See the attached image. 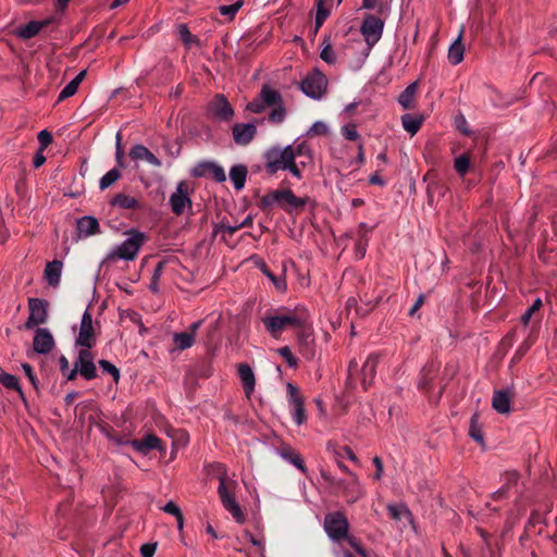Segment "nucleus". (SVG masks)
I'll return each instance as SVG.
<instances>
[{
  "label": "nucleus",
  "mask_w": 557,
  "mask_h": 557,
  "mask_svg": "<svg viewBox=\"0 0 557 557\" xmlns=\"http://www.w3.org/2000/svg\"><path fill=\"white\" fill-rule=\"evenodd\" d=\"M268 107L263 101H260V96L258 95L252 101H250L246 109L252 113H261L263 112Z\"/></svg>",
  "instance_id": "4d7b16f0"
},
{
  "label": "nucleus",
  "mask_w": 557,
  "mask_h": 557,
  "mask_svg": "<svg viewBox=\"0 0 557 557\" xmlns=\"http://www.w3.org/2000/svg\"><path fill=\"white\" fill-rule=\"evenodd\" d=\"M44 151L45 150L38 149V151L36 152L34 160H33L34 168L37 169L46 162V157L44 154Z\"/></svg>",
  "instance_id": "338daca9"
},
{
  "label": "nucleus",
  "mask_w": 557,
  "mask_h": 557,
  "mask_svg": "<svg viewBox=\"0 0 557 557\" xmlns=\"http://www.w3.org/2000/svg\"><path fill=\"white\" fill-rule=\"evenodd\" d=\"M99 367L101 368V370L103 372L109 373L112 376V379L114 380V382H119L120 370L113 363H111L108 360L102 359L99 361Z\"/></svg>",
  "instance_id": "8fccbe9b"
},
{
  "label": "nucleus",
  "mask_w": 557,
  "mask_h": 557,
  "mask_svg": "<svg viewBox=\"0 0 557 557\" xmlns=\"http://www.w3.org/2000/svg\"><path fill=\"white\" fill-rule=\"evenodd\" d=\"M260 101H263L267 107H274L282 101L281 94L274 88L264 85L259 92Z\"/></svg>",
  "instance_id": "72a5a7b5"
},
{
  "label": "nucleus",
  "mask_w": 557,
  "mask_h": 557,
  "mask_svg": "<svg viewBox=\"0 0 557 557\" xmlns=\"http://www.w3.org/2000/svg\"><path fill=\"white\" fill-rule=\"evenodd\" d=\"M37 138L40 150H45L52 143V135L47 129L40 131Z\"/></svg>",
  "instance_id": "bf43d9fd"
},
{
  "label": "nucleus",
  "mask_w": 557,
  "mask_h": 557,
  "mask_svg": "<svg viewBox=\"0 0 557 557\" xmlns=\"http://www.w3.org/2000/svg\"><path fill=\"white\" fill-rule=\"evenodd\" d=\"M177 34L185 47L190 48L194 45H199V39L189 32L186 24H180L177 26Z\"/></svg>",
  "instance_id": "a19ab883"
},
{
  "label": "nucleus",
  "mask_w": 557,
  "mask_h": 557,
  "mask_svg": "<svg viewBox=\"0 0 557 557\" xmlns=\"http://www.w3.org/2000/svg\"><path fill=\"white\" fill-rule=\"evenodd\" d=\"M96 335L92 325V317L88 309L83 313L79 332L75 339L76 347H94L96 345Z\"/></svg>",
  "instance_id": "4468645a"
},
{
  "label": "nucleus",
  "mask_w": 557,
  "mask_h": 557,
  "mask_svg": "<svg viewBox=\"0 0 557 557\" xmlns=\"http://www.w3.org/2000/svg\"><path fill=\"white\" fill-rule=\"evenodd\" d=\"M54 22L53 17H48L42 21H30L16 29V35L22 39H30L35 37L41 29Z\"/></svg>",
  "instance_id": "6ab92c4d"
},
{
  "label": "nucleus",
  "mask_w": 557,
  "mask_h": 557,
  "mask_svg": "<svg viewBox=\"0 0 557 557\" xmlns=\"http://www.w3.org/2000/svg\"><path fill=\"white\" fill-rule=\"evenodd\" d=\"M465 48L461 42V34L455 39L448 49V60L453 65L459 64L463 60Z\"/></svg>",
  "instance_id": "2f4dec72"
},
{
  "label": "nucleus",
  "mask_w": 557,
  "mask_h": 557,
  "mask_svg": "<svg viewBox=\"0 0 557 557\" xmlns=\"http://www.w3.org/2000/svg\"><path fill=\"white\" fill-rule=\"evenodd\" d=\"M0 383L9 389L16 391L18 393V395L21 396V398L23 400H25L23 389H22V387L18 383V380L15 375L5 373V372H1L0 373Z\"/></svg>",
  "instance_id": "ea45409f"
},
{
  "label": "nucleus",
  "mask_w": 557,
  "mask_h": 557,
  "mask_svg": "<svg viewBox=\"0 0 557 557\" xmlns=\"http://www.w3.org/2000/svg\"><path fill=\"white\" fill-rule=\"evenodd\" d=\"M418 90V83L413 82L409 84L406 89L399 95L398 103L405 109L409 110L414 107V100Z\"/></svg>",
  "instance_id": "cd10ccee"
},
{
  "label": "nucleus",
  "mask_w": 557,
  "mask_h": 557,
  "mask_svg": "<svg viewBox=\"0 0 557 557\" xmlns=\"http://www.w3.org/2000/svg\"><path fill=\"white\" fill-rule=\"evenodd\" d=\"M63 263L60 260H53L48 262L45 268V278L49 285L55 287L60 284L62 274Z\"/></svg>",
  "instance_id": "bb28decb"
},
{
  "label": "nucleus",
  "mask_w": 557,
  "mask_h": 557,
  "mask_svg": "<svg viewBox=\"0 0 557 557\" xmlns=\"http://www.w3.org/2000/svg\"><path fill=\"white\" fill-rule=\"evenodd\" d=\"M321 47L320 58L330 65L335 64L337 57L332 47L331 35H324Z\"/></svg>",
  "instance_id": "7c9ffc66"
},
{
  "label": "nucleus",
  "mask_w": 557,
  "mask_h": 557,
  "mask_svg": "<svg viewBox=\"0 0 557 557\" xmlns=\"http://www.w3.org/2000/svg\"><path fill=\"white\" fill-rule=\"evenodd\" d=\"M245 536L253 546L258 547L261 554L264 552V537L262 535L255 537L250 532H246Z\"/></svg>",
  "instance_id": "052dcab7"
},
{
  "label": "nucleus",
  "mask_w": 557,
  "mask_h": 557,
  "mask_svg": "<svg viewBox=\"0 0 557 557\" xmlns=\"http://www.w3.org/2000/svg\"><path fill=\"white\" fill-rule=\"evenodd\" d=\"M456 172L463 176L470 168V159L466 154L458 156L454 161Z\"/></svg>",
  "instance_id": "49530a36"
},
{
  "label": "nucleus",
  "mask_w": 557,
  "mask_h": 557,
  "mask_svg": "<svg viewBox=\"0 0 557 557\" xmlns=\"http://www.w3.org/2000/svg\"><path fill=\"white\" fill-rule=\"evenodd\" d=\"M55 342L47 327H37L33 338V348L38 355H47L53 350Z\"/></svg>",
  "instance_id": "dca6fc26"
},
{
  "label": "nucleus",
  "mask_w": 557,
  "mask_h": 557,
  "mask_svg": "<svg viewBox=\"0 0 557 557\" xmlns=\"http://www.w3.org/2000/svg\"><path fill=\"white\" fill-rule=\"evenodd\" d=\"M59 364H60V370H61L62 374L67 379V375L72 370L70 368L69 360L64 356H61L59 359Z\"/></svg>",
  "instance_id": "69168bd1"
},
{
  "label": "nucleus",
  "mask_w": 557,
  "mask_h": 557,
  "mask_svg": "<svg viewBox=\"0 0 557 557\" xmlns=\"http://www.w3.org/2000/svg\"><path fill=\"white\" fill-rule=\"evenodd\" d=\"M520 479V475L517 471H506L503 474V481L506 488H510L511 486H516L518 484V481Z\"/></svg>",
  "instance_id": "5fc2aeb1"
},
{
  "label": "nucleus",
  "mask_w": 557,
  "mask_h": 557,
  "mask_svg": "<svg viewBox=\"0 0 557 557\" xmlns=\"http://www.w3.org/2000/svg\"><path fill=\"white\" fill-rule=\"evenodd\" d=\"M237 374L243 385L245 395L250 398L255 392L256 377L251 367L248 363H239Z\"/></svg>",
  "instance_id": "aec40b11"
},
{
  "label": "nucleus",
  "mask_w": 557,
  "mask_h": 557,
  "mask_svg": "<svg viewBox=\"0 0 557 557\" xmlns=\"http://www.w3.org/2000/svg\"><path fill=\"white\" fill-rule=\"evenodd\" d=\"M208 112L218 121L228 122L234 117V109L222 94H218L208 104Z\"/></svg>",
  "instance_id": "ddd939ff"
},
{
  "label": "nucleus",
  "mask_w": 557,
  "mask_h": 557,
  "mask_svg": "<svg viewBox=\"0 0 557 557\" xmlns=\"http://www.w3.org/2000/svg\"><path fill=\"white\" fill-rule=\"evenodd\" d=\"M372 462L375 467V474H374V479L375 480H381L382 476H383V461L382 459L379 457V456H375L373 459H372Z\"/></svg>",
  "instance_id": "e2e57ef3"
},
{
  "label": "nucleus",
  "mask_w": 557,
  "mask_h": 557,
  "mask_svg": "<svg viewBox=\"0 0 557 557\" xmlns=\"http://www.w3.org/2000/svg\"><path fill=\"white\" fill-rule=\"evenodd\" d=\"M29 314L25 322V327L28 330L35 329L45 324L48 320V301L40 298L28 299Z\"/></svg>",
  "instance_id": "f8f14e48"
},
{
  "label": "nucleus",
  "mask_w": 557,
  "mask_h": 557,
  "mask_svg": "<svg viewBox=\"0 0 557 557\" xmlns=\"http://www.w3.org/2000/svg\"><path fill=\"white\" fill-rule=\"evenodd\" d=\"M115 161L119 168H125L124 150L122 148V134L117 132L115 135Z\"/></svg>",
  "instance_id": "a18cd8bd"
},
{
  "label": "nucleus",
  "mask_w": 557,
  "mask_h": 557,
  "mask_svg": "<svg viewBox=\"0 0 557 557\" xmlns=\"http://www.w3.org/2000/svg\"><path fill=\"white\" fill-rule=\"evenodd\" d=\"M265 170L269 174L288 171L294 177L301 180L302 169L312 161L310 146L306 141L287 145L284 148L272 147L264 153Z\"/></svg>",
  "instance_id": "f257e3e1"
},
{
  "label": "nucleus",
  "mask_w": 557,
  "mask_h": 557,
  "mask_svg": "<svg viewBox=\"0 0 557 557\" xmlns=\"http://www.w3.org/2000/svg\"><path fill=\"white\" fill-rule=\"evenodd\" d=\"M379 364V356L375 354L370 355L367 360L364 361L361 374H362V384L364 388H367L369 385L372 384L375 375H376V368Z\"/></svg>",
  "instance_id": "b1692460"
},
{
  "label": "nucleus",
  "mask_w": 557,
  "mask_h": 557,
  "mask_svg": "<svg viewBox=\"0 0 557 557\" xmlns=\"http://www.w3.org/2000/svg\"><path fill=\"white\" fill-rule=\"evenodd\" d=\"M330 484L341 487L349 503L357 502L364 494L363 487L356 473H350L348 481L330 479Z\"/></svg>",
  "instance_id": "2eb2a0df"
},
{
  "label": "nucleus",
  "mask_w": 557,
  "mask_h": 557,
  "mask_svg": "<svg viewBox=\"0 0 557 557\" xmlns=\"http://www.w3.org/2000/svg\"><path fill=\"white\" fill-rule=\"evenodd\" d=\"M306 198L297 197L292 189H276L263 195L260 199L259 207L262 210L280 206L286 212H292L305 207Z\"/></svg>",
  "instance_id": "423d86ee"
},
{
  "label": "nucleus",
  "mask_w": 557,
  "mask_h": 557,
  "mask_svg": "<svg viewBox=\"0 0 557 557\" xmlns=\"http://www.w3.org/2000/svg\"><path fill=\"white\" fill-rule=\"evenodd\" d=\"M121 177V172L119 169H112L108 171L99 181V188L104 190L117 182Z\"/></svg>",
  "instance_id": "79ce46f5"
},
{
  "label": "nucleus",
  "mask_w": 557,
  "mask_h": 557,
  "mask_svg": "<svg viewBox=\"0 0 557 557\" xmlns=\"http://www.w3.org/2000/svg\"><path fill=\"white\" fill-rule=\"evenodd\" d=\"M110 203L114 207H119L121 209H139L140 203L139 201L132 196L125 195V194H117L115 195Z\"/></svg>",
  "instance_id": "c756f323"
},
{
  "label": "nucleus",
  "mask_w": 557,
  "mask_h": 557,
  "mask_svg": "<svg viewBox=\"0 0 557 557\" xmlns=\"http://www.w3.org/2000/svg\"><path fill=\"white\" fill-rule=\"evenodd\" d=\"M286 391L292 418L300 426L307 420L304 397L300 395L299 388L293 383L286 384Z\"/></svg>",
  "instance_id": "9b49d317"
},
{
  "label": "nucleus",
  "mask_w": 557,
  "mask_h": 557,
  "mask_svg": "<svg viewBox=\"0 0 557 557\" xmlns=\"http://www.w3.org/2000/svg\"><path fill=\"white\" fill-rule=\"evenodd\" d=\"M173 342L178 350H185L194 345L195 338L193 333L177 332L173 334Z\"/></svg>",
  "instance_id": "4c0bfd02"
},
{
  "label": "nucleus",
  "mask_w": 557,
  "mask_h": 557,
  "mask_svg": "<svg viewBox=\"0 0 557 557\" xmlns=\"http://www.w3.org/2000/svg\"><path fill=\"white\" fill-rule=\"evenodd\" d=\"M278 455L286 460L287 462L295 466L298 470H300L304 474L307 473V468L305 462L300 456V454L292 448H284L278 451Z\"/></svg>",
  "instance_id": "c85d7f7f"
},
{
  "label": "nucleus",
  "mask_w": 557,
  "mask_h": 557,
  "mask_svg": "<svg viewBox=\"0 0 557 557\" xmlns=\"http://www.w3.org/2000/svg\"><path fill=\"white\" fill-rule=\"evenodd\" d=\"M314 27L312 35L315 36L326 18L331 14L330 8L326 7V0H314Z\"/></svg>",
  "instance_id": "a878e982"
},
{
  "label": "nucleus",
  "mask_w": 557,
  "mask_h": 557,
  "mask_svg": "<svg viewBox=\"0 0 557 557\" xmlns=\"http://www.w3.org/2000/svg\"><path fill=\"white\" fill-rule=\"evenodd\" d=\"M300 88L306 96L319 100L326 92L327 78L324 73L315 69L302 79Z\"/></svg>",
  "instance_id": "1a4fd4ad"
},
{
  "label": "nucleus",
  "mask_w": 557,
  "mask_h": 557,
  "mask_svg": "<svg viewBox=\"0 0 557 557\" xmlns=\"http://www.w3.org/2000/svg\"><path fill=\"white\" fill-rule=\"evenodd\" d=\"M387 511H388L389 516L396 521H399L401 519L411 520V512L408 509V507L404 504H399V505L388 504Z\"/></svg>",
  "instance_id": "58836bf2"
},
{
  "label": "nucleus",
  "mask_w": 557,
  "mask_h": 557,
  "mask_svg": "<svg viewBox=\"0 0 557 557\" xmlns=\"http://www.w3.org/2000/svg\"><path fill=\"white\" fill-rule=\"evenodd\" d=\"M240 227L238 226V224H234V225H231V224H227L225 222H221L216 228H215V232H221L223 234H234L236 231H238Z\"/></svg>",
  "instance_id": "680f3d73"
},
{
  "label": "nucleus",
  "mask_w": 557,
  "mask_h": 557,
  "mask_svg": "<svg viewBox=\"0 0 557 557\" xmlns=\"http://www.w3.org/2000/svg\"><path fill=\"white\" fill-rule=\"evenodd\" d=\"M493 408L502 414H507L511 410V395L508 389L495 391L492 398Z\"/></svg>",
  "instance_id": "5701e85b"
},
{
  "label": "nucleus",
  "mask_w": 557,
  "mask_h": 557,
  "mask_svg": "<svg viewBox=\"0 0 557 557\" xmlns=\"http://www.w3.org/2000/svg\"><path fill=\"white\" fill-rule=\"evenodd\" d=\"M286 111L283 107L282 101L274 106L273 110L270 112L269 120L273 123H282L285 119Z\"/></svg>",
  "instance_id": "09e8293b"
},
{
  "label": "nucleus",
  "mask_w": 557,
  "mask_h": 557,
  "mask_svg": "<svg viewBox=\"0 0 557 557\" xmlns=\"http://www.w3.org/2000/svg\"><path fill=\"white\" fill-rule=\"evenodd\" d=\"M308 320L306 310L280 309L262 318L267 332L275 339H278L283 332L302 327Z\"/></svg>",
  "instance_id": "f03ea898"
},
{
  "label": "nucleus",
  "mask_w": 557,
  "mask_h": 557,
  "mask_svg": "<svg viewBox=\"0 0 557 557\" xmlns=\"http://www.w3.org/2000/svg\"><path fill=\"white\" fill-rule=\"evenodd\" d=\"M385 18L383 15L367 14L360 26V33L371 50L382 38Z\"/></svg>",
  "instance_id": "6e6552de"
},
{
  "label": "nucleus",
  "mask_w": 557,
  "mask_h": 557,
  "mask_svg": "<svg viewBox=\"0 0 557 557\" xmlns=\"http://www.w3.org/2000/svg\"><path fill=\"white\" fill-rule=\"evenodd\" d=\"M156 549H157L156 544L147 543V544L141 545L140 554L143 557H153Z\"/></svg>",
  "instance_id": "0e129e2a"
},
{
  "label": "nucleus",
  "mask_w": 557,
  "mask_h": 557,
  "mask_svg": "<svg viewBox=\"0 0 557 557\" xmlns=\"http://www.w3.org/2000/svg\"><path fill=\"white\" fill-rule=\"evenodd\" d=\"M208 472L219 480L218 494L223 507L232 515L236 522L244 523L245 515L235 499L231 484L227 482L226 466L221 462H212L208 466Z\"/></svg>",
  "instance_id": "7ed1b4c3"
},
{
  "label": "nucleus",
  "mask_w": 557,
  "mask_h": 557,
  "mask_svg": "<svg viewBox=\"0 0 557 557\" xmlns=\"http://www.w3.org/2000/svg\"><path fill=\"white\" fill-rule=\"evenodd\" d=\"M542 307V300L541 298H536L533 304L531 305V307H529L525 312L522 314L521 317V322L524 324V325H528L529 322H530V319L532 317V314L536 311H539Z\"/></svg>",
  "instance_id": "603ef678"
},
{
  "label": "nucleus",
  "mask_w": 557,
  "mask_h": 557,
  "mask_svg": "<svg viewBox=\"0 0 557 557\" xmlns=\"http://www.w3.org/2000/svg\"><path fill=\"white\" fill-rule=\"evenodd\" d=\"M77 89H78L77 83L71 81L60 91V94L58 96V101H63L66 98L74 96L76 94Z\"/></svg>",
  "instance_id": "3c124183"
},
{
  "label": "nucleus",
  "mask_w": 557,
  "mask_h": 557,
  "mask_svg": "<svg viewBox=\"0 0 557 557\" xmlns=\"http://www.w3.org/2000/svg\"><path fill=\"white\" fill-rule=\"evenodd\" d=\"M127 238L121 244L114 246L107 255L108 261H133L137 258L139 250L148 240L146 233L136 228L126 232Z\"/></svg>",
  "instance_id": "20e7f679"
},
{
  "label": "nucleus",
  "mask_w": 557,
  "mask_h": 557,
  "mask_svg": "<svg viewBox=\"0 0 557 557\" xmlns=\"http://www.w3.org/2000/svg\"><path fill=\"white\" fill-rule=\"evenodd\" d=\"M324 529L331 540L339 542L344 539H348L349 544L355 548L357 554L361 557H369L366 549L362 548L355 539L348 537L349 524L343 512L336 511L326 515L324 519Z\"/></svg>",
  "instance_id": "39448f33"
},
{
  "label": "nucleus",
  "mask_w": 557,
  "mask_h": 557,
  "mask_svg": "<svg viewBox=\"0 0 557 557\" xmlns=\"http://www.w3.org/2000/svg\"><path fill=\"white\" fill-rule=\"evenodd\" d=\"M401 123L404 129L412 136L420 129L423 123V119L420 116H413L411 114H405L401 116Z\"/></svg>",
  "instance_id": "e433bc0d"
},
{
  "label": "nucleus",
  "mask_w": 557,
  "mask_h": 557,
  "mask_svg": "<svg viewBox=\"0 0 557 557\" xmlns=\"http://www.w3.org/2000/svg\"><path fill=\"white\" fill-rule=\"evenodd\" d=\"M92 347H79L77 357L74 361V368L67 375V380L72 381L79 373L85 380L90 381L97 376V368L95 364V356L91 352Z\"/></svg>",
  "instance_id": "0eeeda50"
},
{
  "label": "nucleus",
  "mask_w": 557,
  "mask_h": 557,
  "mask_svg": "<svg viewBox=\"0 0 557 557\" xmlns=\"http://www.w3.org/2000/svg\"><path fill=\"white\" fill-rule=\"evenodd\" d=\"M361 9L375 11L379 15L388 17L391 13V4L383 3L381 0H361Z\"/></svg>",
  "instance_id": "473e14b6"
},
{
  "label": "nucleus",
  "mask_w": 557,
  "mask_h": 557,
  "mask_svg": "<svg viewBox=\"0 0 557 557\" xmlns=\"http://www.w3.org/2000/svg\"><path fill=\"white\" fill-rule=\"evenodd\" d=\"M129 158L134 162L146 161L149 164L160 168L161 161L144 145L136 144L129 149Z\"/></svg>",
  "instance_id": "412c9836"
},
{
  "label": "nucleus",
  "mask_w": 557,
  "mask_h": 557,
  "mask_svg": "<svg viewBox=\"0 0 557 557\" xmlns=\"http://www.w3.org/2000/svg\"><path fill=\"white\" fill-rule=\"evenodd\" d=\"M230 177L233 182L234 188L239 190L244 187L246 177H247V169L245 165H235L230 171Z\"/></svg>",
  "instance_id": "c9c22d12"
},
{
  "label": "nucleus",
  "mask_w": 557,
  "mask_h": 557,
  "mask_svg": "<svg viewBox=\"0 0 557 557\" xmlns=\"http://www.w3.org/2000/svg\"><path fill=\"white\" fill-rule=\"evenodd\" d=\"M77 231L79 237H88L100 232V225L96 218L85 215L77 221Z\"/></svg>",
  "instance_id": "393cba45"
},
{
  "label": "nucleus",
  "mask_w": 557,
  "mask_h": 557,
  "mask_svg": "<svg viewBox=\"0 0 557 557\" xmlns=\"http://www.w3.org/2000/svg\"><path fill=\"white\" fill-rule=\"evenodd\" d=\"M132 447L141 454H147L152 449L162 450L161 441L153 434H147L143 440H134L131 442Z\"/></svg>",
  "instance_id": "4be33fe9"
},
{
  "label": "nucleus",
  "mask_w": 557,
  "mask_h": 557,
  "mask_svg": "<svg viewBox=\"0 0 557 557\" xmlns=\"http://www.w3.org/2000/svg\"><path fill=\"white\" fill-rule=\"evenodd\" d=\"M22 368H23V370H24V372H25L26 376H27V377L29 379V381L32 382V384H33L34 386H36V376H35V374H34V372H33V368H32V366H30V364H28V363H24V364L22 366Z\"/></svg>",
  "instance_id": "774afa93"
},
{
  "label": "nucleus",
  "mask_w": 557,
  "mask_h": 557,
  "mask_svg": "<svg viewBox=\"0 0 557 557\" xmlns=\"http://www.w3.org/2000/svg\"><path fill=\"white\" fill-rule=\"evenodd\" d=\"M191 174L196 177L212 178L218 183L226 180L224 169L215 162H201L193 169Z\"/></svg>",
  "instance_id": "f3484780"
},
{
  "label": "nucleus",
  "mask_w": 557,
  "mask_h": 557,
  "mask_svg": "<svg viewBox=\"0 0 557 557\" xmlns=\"http://www.w3.org/2000/svg\"><path fill=\"white\" fill-rule=\"evenodd\" d=\"M257 134V126L253 123H235L232 126V135L236 145L247 146Z\"/></svg>",
  "instance_id": "a211bd4d"
},
{
  "label": "nucleus",
  "mask_w": 557,
  "mask_h": 557,
  "mask_svg": "<svg viewBox=\"0 0 557 557\" xmlns=\"http://www.w3.org/2000/svg\"><path fill=\"white\" fill-rule=\"evenodd\" d=\"M169 203L172 212L176 215H182L191 210L193 202L187 182L181 181L177 183L175 191L170 196Z\"/></svg>",
  "instance_id": "9d476101"
},
{
  "label": "nucleus",
  "mask_w": 557,
  "mask_h": 557,
  "mask_svg": "<svg viewBox=\"0 0 557 557\" xmlns=\"http://www.w3.org/2000/svg\"><path fill=\"white\" fill-rule=\"evenodd\" d=\"M242 8V2L240 1H237L233 4H230V5H222L220 7V13L223 15V16H227V17H233L237 11Z\"/></svg>",
  "instance_id": "6e6d98bb"
},
{
  "label": "nucleus",
  "mask_w": 557,
  "mask_h": 557,
  "mask_svg": "<svg viewBox=\"0 0 557 557\" xmlns=\"http://www.w3.org/2000/svg\"><path fill=\"white\" fill-rule=\"evenodd\" d=\"M162 510L169 515H172L176 518L177 521V528L178 530H182L184 527V517L182 513L181 508L172 500L168 502L163 507Z\"/></svg>",
  "instance_id": "37998d69"
},
{
  "label": "nucleus",
  "mask_w": 557,
  "mask_h": 557,
  "mask_svg": "<svg viewBox=\"0 0 557 557\" xmlns=\"http://www.w3.org/2000/svg\"><path fill=\"white\" fill-rule=\"evenodd\" d=\"M260 270L261 272L272 282V284L274 285V287L281 292V293H285L286 289H287V283H286V277H285V274L282 273L281 275L276 276L274 275L269 269L268 267L262 263L260 265Z\"/></svg>",
  "instance_id": "f704fd0d"
},
{
  "label": "nucleus",
  "mask_w": 557,
  "mask_h": 557,
  "mask_svg": "<svg viewBox=\"0 0 557 557\" xmlns=\"http://www.w3.org/2000/svg\"><path fill=\"white\" fill-rule=\"evenodd\" d=\"M275 351L284 359L289 368L296 369L298 367V358L288 346L280 347Z\"/></svg>",
  "instance_id": "c03bdc74"
},
{
  "label": "nucleus",
  "mask_w": 557,
  "mask_h": 557,
  "mask_svg": "<svg viewBox=\"0 0 557 557\" xmlns=\"http://www.w3.org/2000/svg\"><path fill=\"white\" fill-rule=\"evenodd\" d=\"M342 135L348 140H357L359 139V133L357 131V126L352 123L345 124L341 129Z\"/></svg>",
  "instance_id": "864d4df0"
},
{
  "label": "nucleus",
  "mask_w": 557,
  "mask_h": 557,
  "mask_svg": "<svg viewBox=\"0 0 557 557\" xmlns=\"http://www.w3.org/2000/svg\"><path fill=\"white\" fill-rule=\"evenodd\" d=\"M163 267H164V262L161 261L154 268L153 275H152V281H151V284H150V290H152L153 293H157L159 290L158 289V282H159V278H160L161 274H162Z\"/></svg>",
  "instance_id": "13d9d810"
},
{
  "label": "nucleus",
  "mask_w": 557,
  "mask_h": 557,
  "mask_svg": "<svg viewBox=\"0 0 557 557\" xmlns=\"http://www.w3.org/2000/svg\"><path fill=\"white\" fill-rule=\"evenodd\" d=\"M479 416L478 413H474L471 417V423H470V436L478 443L483 444V435L482 432L478 425Z\"/></svg>",
  "instance_id": "de8ad7c7"
}]
</instances>
